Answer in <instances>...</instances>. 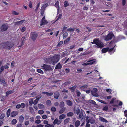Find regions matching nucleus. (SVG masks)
Masks as SVG:
<instances>
[{
	"label": "nucleus",
	"instance_id": "nucleus-41",
	"mask_svg": "<svg viewBox=\"0 0 127 127\" xmlns=\"http://www.w3.org/2000/svg\"><path fill=\"white\" fill-rule=\"evenodd\" d=\"M48 5V4L47 3L43 5L41 7V9H43V10H45V8Z\"/></svg>",
	"mask_w": 127,
	"mask_h": 127
},
{
	"label": "nucleus",
	"instance_id": "nucleus-42",
	"mask_svg": "<svg viewBox=\"0 0 127 127\" xmlns=\"http://www.w3.org/2000/svg\"><path fill=\"white\" fill-rule=\"evenodd\" d=\"M17 123V120L16 119H13L12 121V124L13 125H15Z\"/></svg>",
	"mask_w": 127,
	"mask_h": 127
},
{
	"label": "nucleus",
	"instance_id": "nucleus-35",
	"mask_svg": "<svg viewBox=\"0 0 127 127\" xmlns=\"http://www.w3.org/2000/svg\"><path fill=\"white\" fill-rule=\"evenodd\" d=\"M71 83V82L70 81H68L64 83L63 84V85L65 87L67 85L70 84Z\"/></svg>",
	"mask_w": 127,
	"mask_h": 127
},
{
	"label": "nucleus",
	"instance_id": "nucleus-55",
	"mask_svg": "<svg viewBox=\"0 0 127 127\" xmlns=\"http://www.w3.org/2000/svg\"><path fill=\"white\" fill-rule=\"evenodd\" d=\"M12 14L15 15H18L19 14V13L16 12L15 11H13L12 12Z\"/></svg>",
	"mask_w": 127,
	"mask_h": 127
},
{
	"label": "nucleus",
	"instance_id": "nucleus-15",
	"mask_svg": "<svg viewBox=\"0 0 127 127\" xmlns=\"http://www.w3.org/2000/svg\"><path fill=\"white\" fill-rule=\"evenodd\" d=\"M54 6L57 8V10L59 11L60 9L59 3L58 0H57L55 3Z\"/></svg>",
	"mask_w": 127,
	"mask_h": 127
},
{
	"label": "nucleus",
	"instance_id": "nucleus-12",
	"mask_svg": "<svg viewBox=\"0 0 127 127\" xmlns=\"http://www.w3.org/2000/svg\"><path fill=\"white\" fill-rule=\"evenodd\" d=\"M83 111H81L79 114V118L81 119L82 118L81 120H82L83 119H85V116H83Z\"/></svg>",
	"mask_w": 127,
	"mask_h": 127
},
{
	"label": "nucleus",
	"instance_id": "nucleus-36",
	"mask_svg": "<svg viewBox=\"0 0 127 127\" xmlns=\"http://www.w3.org/2000/svg\"><path fill=\"white\" fill-rule=\"evenodd\" d=\"M64 103L63 101H62L60 102L59 104V106L60 108L64 107Z\"/></svg>",
	"mask_w": 127,
	"mask_h": 127
},
{
	"label": "nucleus",
	"instance_id": "nucleus-23",
	"mask_svg": "<svg viewBox=\"0 0 127 127\" xmlns=\"http://www.w3.org/2000/svg\"><path fill=\"white\" fill-rule=\"evenodd\" d=\"M42 94H46L47 95L49 96H52L53 95V93H49L48 92H43L42 93Z\"/></svg>",
	"mask_w": 127,
	"mask_h": 127
},
{
	"label": "nucleus",
	"instance_id": "nucleus-56",
	"mask_svg": "<svg viewBox=\"0 0 127 127\" xmlns=\"http://www.w3.org/2000/svg\"><path fill=\"white\" fill-rule=\"evenodd\" d=\"M116 99L115 98H113L111 101H110V104H112L114 102L115 100Z\"/></svg>",
	"mask_w": 127,
	"mask_h": 127
},
{
	"label": "nucleus",
	"instance_id": "nucleus-21",
	"mask_svg": "<svg viewBox=\"0 0 127 127\" xmlns=\"http://www.w3.org/2000/svg\"><path fill=\"white\" fill-rule=\"evenodd\" d=\"M60 95V94L58 92H56L54 93V96L55 98L57 99L58 98Z\"/></svg>",
	"mask_w": 127,
	"mask_h": 127
},
{
	"label": "nucleus",
	"instance_id": "nucleus-33",
	"mask_svg": "<svg viewBox=\"0 0 127 127\" xmlns=\"http://www.w3.org/2000/svg\"><path fill=\"white\" fill-rule=\"evenodd\" d=\"M11 110L10 109H8L6 112V116L7 117H8L10 114Z\"/></svg>",
	"mask_w": 127,
	"mask_h": 127
},
{
	"label": "nucleus",
	"instance_id": "nucleus-48",
	"mask_svg": "<svg viewBox=\"0 0 127 127\" xmlns=\"http://www.w3.org/2000/svg\"><path fill=\"white\" fill-rule=\"evenodd\" d=\"M77 87V86L75 85H74V86L72 87H70L69 88V89L70 90H74Z\"/></svg>",
	"mask_w": 127,
	"mask_h": 127
},
{
	"label": "nucleus",
	"instance_id": "nucleus-14",
	"mask_svg": "<svg viewBox=\"0 0 127 127\" xmlns=\"http://www.w3.org/2000/svg\"><path fill=\"white\" fill-rule=\"evenodd\" d=\"M61 122L60 120H58V119L56 118L54 121L53 124L54 125L57 124L59 125L61 124Z\"/></svg>",
	"mask_w": 127,
	"mask_h": 127
},
{
	"label": "nucleus",
	"instance_id": "nucleus-2",
	"mask_svg": "<svg viewBox=\"0 0 127 127\" xmlns=\"http://www.w3.org/2000/svg\"><path fill=\"white\" fill-rule=\"evenodd\" d=\"M91 43L93 44H96L97 48H101L104 46V45L99 40L98 38H95L93 40V41L91 42Z\"/></svg>",
	"mask_w": 127,
	"mask_h": 127
},
{
	"label": "nucleus",
	"instance_id": "nucleus-32",
	"mask_svg": "<svg viewBox=\"0 0 127 127\" xmlns=\"http://www.w3.org/2000/svg\"><path fill=\"white\" fill-rule=\"evenodd\" d=\"M66 103L69 106H71L72 104V102L70 100H66Z\"/></svg>",
	"mask_w": 127,
	"mask_h": 127
},
{
	"label": "nucleus",
	"instance_id": "nucleus-58",
	"mask_svg": "<svg viewBox=\"0 0 127 127\" xmlns=\"http://www.w3.org/2000/svg\"><path fill=\"white\" fill-rule=\"evenodd\" d=\"M76 94L77 96L78 97H79L80 96L81 93L79 91H77L76 92Z\"/></svg>",
	"mask_w": 127,
	"mask_h": 127
},
{
	"label": "nucleus",
	"instance_id": "nucleus-8",
	"mask_svg": "<svg viewBox=\"0 0 127 127\" xmlns=\"http://www.w3.org/2000/svg\"><path fill=\"white\" fill-rule=\"evenodd\" d=\"M97 91V89L96 88H94L91 91V93L93 96L97 97L98 95V94L96 93Z\"/></svg>",
	"mask_w": 127,
	"mask_h": 127
},
{
	"label": "nucleus",
	"instance_id": "nucleus-31",
	"mask_svg": "<svg viewBox=\"0 0 127 127\" xmlns=\"http://www.w3.org/2000/svg\"><path fill=\"white\" fill-rule=\"evenodd\" d=\"M66 115L64 114H62L59 116V119L60 120H62L64 119Z\"/></svg>",
	"mask_w": 127,
	"mask_h": 127
},
{
	"label": "nucleus",
	"instance_id": "nucleus-34",
	"mask_svg": "<svg viewBox=\"0 0 127 127\" xmlns=\"http://www.w3.org/2000/svg\"><path fill=\"white\" fill-rule=\"evenodd\" d=\"M38 106L39 109H41L44 107V105L42 104H39L38 105Z\"/></svg>",
	"mask_w": 127,
	"mask_h": 127
},
{
	"label": "nucleus",
	"instance_id": "nucleus-5",
	"mask_svg": "<svg viewBox=\"0 0 127 127\" xmlns=\"http://www.w3.org/2000/svg\"><path fill=\"white\" fill-rule=\"evenodd\" d=\"M52 58L55 64L59 61L60 58V56L59 54H56L52 57Z\"/></svg>",
	"mask_w": 127,
	"mask_h": 127
},
{
	"label": "nucleus",
	"instance_id": "nucleus-11",
	"mask_svg": "<svg viewBox=\"0 0 127 127\" xmlns=\"http://www.w3.org/2000/svg\"><path fill=\"white\" fill-rule=\"evenodd\" d=\"M46 60L47 63L50 64H54L52 57L46 58Z\"/></svg>",
	"mask_w": 127,
	"mask_h": 127
},
{
	"label": "nucleus",
	"instance_id": "nucleus-18",
	"mask_svg": "<svg viewBox=\"0 0 127 127\" xmlns=\"http://www.w3.org/2000/svg\"><path fill=\"white\" fill-rule=\"evenodd\" d=\"M109 47H107L103 48L101 50V52L103 53H105L108 51Z\"/></svg>",
	"mask_w": 127,
	"mask_h": 127
},
{
	"label": "nucleus",
	"instance_id": "nucleus-16",
	"mask_svg": "<svg viewBox=\"0 0 127 127\" xmlns=\"http://www.w3.org/2000/svg\"><path fill=\"white\" fill-rule=\"evenodd\" d=\"M25 21V20H22L19 21L15 22L14 23L15 25H18L22 24Z\"/></svg>",
	"mask_w": 127,
	"mask_h": 127
},
{
	"label": "nucleus",
	"instance_id": "nucleus-40",
	"mask_svg": "<svg viewBox=\"0 0 127 127\" xmlns=\"http://www.w3.org/2000/svg\"><path fill=\"white\" fill-rule=\"evenodd\" d=\"M37 72L40 73L41 74H43L44 73L43 71L42 70L40 69H37Z\"/></svg>",
	"mask_w": 127,
	"mask_h": 127
},
{
	"label": "nucleus",
	"instance_id": "nucleus-20",
	"mask_svg": "<svg viewBox=\"0 0 127 127\" xmlns=\"http://www.w3.org/2000/svg\"><path fill=\"white\" fill-rule=\"evenodd\" d=\"M95 62V59H93L89 61L88 62L89 63L87 64V65L92 64L94 63Z\"/></svg>",
	"mask_w": 127,
	"mask_h": 127
},
{
	"label": "nucleus",
	"instance_id": "nucleus-39",
	"mask_svg": "<svg viewBox=\"0 0 127 127\" xmlns=\"http://www.w3.org/2000/svg\"><path fill=\"white\" fill-rule=\"evenodd\" d=\"M70 118H67L64 120V124H67L69 121Z\"/></svg>",
	"mask_w": 127,
	"mask_h": 127
},
{
	"label": "nucleus",
	"instance_id": "nucleus-25",
	"mask_svg": "<svg viewBox=\"0 0 127 127\" xmlns=\"http://www.w3.org/2000/svg\"><path fill=\"white\" fill-rule=\"evenodd\" d=\"M68 52L66 51H65L63 52L61 55L62 57H64L68 55Z\"/></svg>",
	"mask_w": 127,
	"mask_h": 127
},
{
	"label": "nucleus",
	"instance_id": "nucleus-24",
	"mask_svg": "<svg viewBox=\"0 0 127 127\" xmlns=\"http://www.w3.org/2000/svg\"><path fill=\"white\" fill-rule=\"evenodd\" d=\"M14 91L13 90L8 91L6 93V96H7L13 93Z\"/></svg>",
	"mask_w": 127,
	"mask_h": 127
},
{
	"label": "nucleus",
	"instance_id": "nucleus-52",
	"mask_svg": "<svg viewBox=\"0 0 127 127\" xmlns=\"http://www.w3.org/2000/svg\"><path fill=\"white\" fill-rule=\"evenodd\" d=\"M74 29L70 28H68L67 30V31L70 32H73L74 31Z\"/></svg>",
	"mask_w": 127,
	"mask_h": 127
},
{
	"label": "nucleus",
	"instance_id": "nucleus-61",
	"mask_svg": "<svg viewBox=\"0 0 127 127\" xmlns=\"http://www.w3.org/2000/svg\"><path fill=\"white\" fill-rule=\"evenodd\" d=\"M20 105H21V107L22 108H24L25 106V104L23 103H21Z\"/></svg>",
	"mask_w": 127,
	"mask_h": 127
},
{
	"label": "nucleus",
	"instance_id": "nucleus-53",
	"mask_svg": "<svg viewBox=\"0 0 127 127\" xmlns=\"http://www.w3.org/2000/svg\"><path fill=\"white\" fill-rule=\"evenodd\" d=\"M44 11L45 10H43V9H41L40 14L42 16H43V15L44 12Z\"/></svg>",
	"mask_w": 127,
	"mask_h": 127
},
{
	"label": "nucleus",
	"instance_id": "nucleus-57",
	"mask_svg": "<svg viewBox=\"0 0 127 127\" xmlns=\"http://www.w3.org/2000/svg\"><path fill=\"white\" fill-rule=\"evenodd\" d=\"M80 110L79 108H77L76 110V114L77 115H78L80 113Z\"/></svg>",
	"mask_w": 127,
	"mask_h": 127
},
{
	"label": "nucleus",
	"instance_id": "nucleus-46",
	"mask_svg": "<svg viewBox=\"0 0 127 127\" xmlns=\"http://www.w3.org/2000/svg\"><path fill=\"white\" fill-rule=\"evenodd\" d=\"M114 47H113L111 48L110 49L109 48V50H108V52H112L113 51V53H114V52H115V50H114Z\"/></svg>",
	"mask_w": 127,
	"mask_h": 127
},
{
	"label": "nucleus",
	"instance_id": "nucleus-26",
	"mask_svg": "<svg viewBox=\"0 0 127 127\" xmlns=\"http://www.w3.org/2000/svg\"><path fill=\"white\" fill-rule=\"evenodd\" d=\"M80 122L79 120L75 122V126L76 127H78L80 125Z\"/></svg>",
	"mask_w": 127,
	"mask_h": 127
},
{
	"label": "nucleus",
	"instance_id": "nucleus-1",
	"mask_svg": "<svg viewBox=\"0 0 127 127\" xmlns=\"http://www.w3.org/2000/svg\"><path fill=\"white\" fill-rule=\"evenodd\" d=\"M0 45L4 49L10 50L14 46V44L12 41H10L1 43Z\"/></svg>",
	"mask_w": 127,
	"mask_h": 127
},
{
	"label": "nucleus",
	"instance_id": "nucleus-4",
	"mask_svg": "<svg viewBox=\"0 0 127 127\" xmlns=\"http://www.w3.org/2000/svg\"><path fill=\"white\" fill-rule=\"evenodd\" d=\"M9 28V26L7 24H3L0 27V31L3 32L7 30Z\"/></svg>",
	"mask_w": 127,
	"mask_h": 127
},
{
	"label": "nucleus",
	"instance_id": "nucleus-10",
	"mask_svg": "<svg viewBox=\"0 0 127 127\" xmlns=\"http://www.w3.org/2000/svg\"><path fill=\"white\" fill-rule=\"evenodd\" d=\"M48 23L47 21L45 20V16H44L41 21V23L40 24V26L45 25Z\"/></svg>",
	"mask_w": 127,
	"mask_h": 127
},
{
	"label": "nucleus",
	"instance_id": "nucleus-49",
	"mask_svg": "<svg viewBox=\"0 0 127 127\" xmlns=\"http://www.w3.org/2000/svg\"><path fill=\"white\" fill-rule=\"evenodd\" d=\"M51 110L52 112H54L56 111V108L55 107L53 106L51 107Z\"/></svg>",
	"mask_w": 127,
	"mask_h": 127
},
{
	"label": "nucleus",
	"instance_id": "nucleus-9",
	"mask_svg": "<svg viewBox=\"0 0 127 127\" xmlns=\"http://www.w3.org/2000/svg\"><path fill=\"white\" fill-rule=\"evenodd\" d=\"M9 65V64L7 63L6 64L4 65V66L3 65L0 68V74H1L2 72L4 70V67L5 69H8L9 68L8 66Z\"/></svg>",
	"mask_w": 127,
	"mask_h": 127
},
{
	"label": "nucleus",
	"instance_id": "nucleus-47",
	"mask_svg": "<svg viewBox=\"0 0 127 127\" xmlns=\"http://www.w3.org/2000/svg\"><path fill=\"white\" fill-rule=\"evenodd\" d=\"M108 109V107L107 105H106L104 107L103 109L102 110L103 111H107Z\"/></svg>",
	"mask_w": 127,
	"mask_h": 127
},
{
	"label": "nucleus",
	"instance_id": "nucleus-22",
	"mask_svg": "<svg viewBox=\"0 0 127 127\" xmlns=\"http://www.w3.org/2000/svg\"><path fill=\"white\" fill-rule=\"evenodd\" d=\"M24 120V117L22 115H21L19 117V122L21 123L23 122Z\"/></svg>",
	"mask_w": 127,
	"mask_h": 127
},
{
	"label": "nucleus",
	"instance_id": "nucleus-19",
	"mask_svg": "<svg viewBox=\"0 0 127 127\" xmlns=\"http://www.w3.org/2000/svg\"><path fill=\"white\" fill-rule=\"evenodd\" d=\"M62 67V65L60 64V63H58L56 66L55 68L56 69H61Z\"/></svg>",
	"mask_w": 127,
	"mask_h": 127
},
{
	"label": "nucleus",
	"instance_id": "nucleus-29",
	"mask_svg": "<svg viewBox=\"0 0 127 127\" xmlns=\"http://www.w3.org/2000/svg\"><path fill=\"white\" fill-rule=\"evenodd\" d=\"M99 120L105 123H107L108 122V121L106 120L102 117H100Z\"/></svg>",
	"mask_w": 127,
	"mask_h": 127
},
{
	"label": "nucleus",
	"instance_id": "nucleus-30",
	"mask_svg": "<svg viewBox=\"0 0 127 127\" xmlns=\"http://www.w3.org/2000/svg\"><path fill=\"white\" fill-rule=\"evenodd\" d=\"M25 38V37L24 36H23L22 37L21 39V41H22V42L21 43V44L20 46H18V47L22 46L24 44V43L23 42Z\"/></svg>",
	"mask_w": 127,
	"mask_h": 127
},
{
	"label": "nucleus",
	"instance_id": "nucleus-3",
	"mask_svg": "<svg viewBox=\"0 0 127 127\" xmlns=\"http://www.w3.org/2000/svg\"><path fill=\"white\" fill-rule=\"evenodd\" d=\"M42 67V68L46 71H49L52 70L51 66L49 65L43 64Z\"/></svg>",
	"mask_w": 127,
	"mask_h": 127
},
{
	"label": "nucleus",
	"instance_id": "nucleus-6",
	"mask_svg": "<svg viewBox=\"0 0 127 127\" xmlns=\"http://www.w3.org/2000/svg\"><path fill=\"white\" fill-rule=\"evenodd\" d=\"M114 36V35L113 33H109L105 37L104 40L106 41H108L112 39Z\"/></svg>",
	"mask_w": 127,
	"mask_h": 127
},
{
	"label": "nucleus",
	"instance_id": "nucleus-17",
	"mask_svg": "<svg viewBox=\"0 0 127 127\" xmlns=\"http://www.w3.org/2000/svg\"><path fill=\"white\" fill-rule=\"evenodd\" d=\"M18 112L17 111H14L12 112L11 114V117H14L18 114Z\"/></svg>",
	"mask_w": 127,
	"mask_h": 127
},
{
	"label": "nucleus",
	"instance_id": "nucleus-50",
	"mask_svg": "<svg viewBox=\"0 0 127 127\" xmlns=\"http://www.w3.org/2000/svg\"><path fill=\"white\" fill-rule=\"evenodd\" d=\"M88 87V86L86 85H84L83 86H81L80 87V89H85L87 88Z\"/></svg>",
	"mask_w": 127,
	"mask_h": 127
},
{
	"label": "nucleus",
	"instance_id": "nucleus-27",
	"mask_svg": "<svg viewBox=\"0 0 127 127\" xmlns=\"http://www.w3.org/2000/svg\"><path fill=\"white\" fill-rule=\"evenodd\" d=\"M64 6L65 8L69 5V4L67 1H65L64 2Z\"/></svg>",
	"mask_w": 127,
	"mask_h": 127
},
{
	"label": "nucleus",
	"instance_id": "nucleus-45",
	"mask_svg": "<svg viewBox=\"0 0 127 127\" xmlns=\"http://www.w3.org/2000/svg\"><path fill=\"white\" fill-rule=\"evenodd\" d=\"M70 37H69L67 38L64 41V44H66L70 40Z\"/></svg>",
	"mask_w": 127,
	"mask_h": 127
},
{
	"label": "nucleus",
	"instance_id": "nucleus-37",
	"mask_svg": "<svg viewBox=\"0 0 127 127\" xmlns=\"http://www.w3.org/2000/svg\"><path fill=\"white\" fill-rule=\"evenodd\" d=\"M96 100L98 101H99V102H100L101 103H103L104 104H107V103L105 102V101H103V100H100V99H99L98 98H97L96 99Z\"/></svg>",
	"mask_w": 127,
	"mask_h": 127
},
{
	"label": "nucleus",
	"instance_id": "nucleus-44",
	"mask_svg": "<svg viewBox=\"0 0 127 127\" xmlns=\"http://www.w3.org/2000/svg\"><path fill=\"white\" fill-rule=\"evenodd\" d=\"M68 34L67 32H65L63 33V38L64 39L67 36Z\"/></svg>",
	"mask_w": 127,
	"mask_h": 127
},
{
	"label": "nucleus",
	"instance_id": "nucleus-51",
	"mask_svg": "<svg viewBox=\"0 0 127 127\" xmlns=\"http://www.w3.org/2000/svg\"><path fill=\"white\" fill-rule=\"evenodd\" d=\"M46 104L48 105H50L51 104V101L49 100H48L46 101Z\"/></svg>",
	"mask_w": 127,
	"mask_h": 127
},
{
	"label": "nucleus",
	"instance_id": "nucleus-64",
	"mask_svg": "<svg viewBox=\"0 0 127 127\" xmlns=\"http://www.w3.org/2000/svg\"><path fill=\"white\" fill-rule=\"evenodd\" d=\"M124 114L125 116L126 117H127V110H126L124 111Z\"/></svg>",
	"mask_w": 127,
	"mask_h": 127
},
{
	"label": "nucleus",
	"instance_id": "nucleus-54",
	"mask_svg": "<svg viewBox=\"0 0 127 127\" xmlns=\"http://www.w3.org/2000/svg\"><path fill=\"white\" fill-rule=\"evenodd\" d=\"M38 113L40 114H43L44 113V111L42 110H39L38 111Z\"/></svg>",
	"mask_w": 127,
	"mask_h": 127
},
{
	"label": "nucleus",
	"instance_id": "nucleus-43",
	"mask_svg": "<svg viewBox=\"0 0 127 127\" xmlns=\"http://www.w3.org/2000/svg\"><path fill=\"white\" fill-rule=\"evenodd\" d=\"M73 112H70L67 113V115L68 117H71L73 116Z\"/></svg>",
	"mask_w": 127,
	"mask_h": 127
},
{
	"label": "nucleus",
	"instance_id": "nucleus-63",
	"mask_svg": "<svg viewBox=\"0 0 127 127\" xmlns=\"http://www.w3.org/2000/svg\"><path fill=\"white\" fill-rule=\"evenodd\" d=\"M26 30V28L25 27H22L21 29V31L22 32H23L25 31Z\"/></svg>",
	"mask_w": 127,
	"mask_h": 127
},
{
	"label": "nucleus",
	"instance_id": "nucleus-13",
	"mask_svg": "<svg viewBox=\"0 0 127 127\" xmlns=\"http://www.w3.org/2000/svg\"><path fill=\"white\" fill-rule=\"evenodd\" d=\"M36 99L33 101V104L34 105L37 104L39 99L41 98L40 95H37L36 97Z\"/></svg>",
	"mask_w": 127,
	"mask_h": 127
},
{
	"label": "nucleus",
	"instance_id": "nucleus-60",
	"mask_svg": "<svg viewBox=\"0 0 127 127\" xmlns=\"http://www.w3.org/2000/svg\"><path fill=\"white\" fill-rule=\"evenodd\" d=\"M67 28V27L65 26H64L63 28L62 32H63V33H64V32H65V31L66 30Z\"/></svg>",
	"mask_w": 127,
	"mask_h": 127
},
{
	"label": "nucleus",
	"instance_id": "nucleus-59",
	"mask_svg": "<svg viewBox=\"0 0 127 127\" xmlns=\"http://www.w3.org/2000/svg\"><path fill=\"white\" fill-rule=\"evenodd\" d=\"M40 4V2H39L38 4H37L36 6V9H35V11H37V9L39 7V5Z\"/></svg>",
	"mask_w": 127,
	"mask_h": 127
},
{
	"label": "nucleus",
	"instance_id": "nucleus-62",
	"mask_svg": "<svg viewBox=\"0 0 127 127\" xmlns=\"http://www.w3.org/2000/svg\"><path fill=\"white\" fill-rule=\"evenodd\" d=\"M33 100L32 99H31V100L29 101V105L30 106H31L33 103Z\"/></svg>",
	"mask_w": 127,
	"mask_h": 127
},
{
	"label": "nucleus",
	"instance_id": "nucleus-38",
	"mask_svg": "<svg viewBox=\"0 0 127 127\" xmlns=\"http://www.w3.org/2000/svg\"><path fill=\"white\" fill-rule=\"evenodd\" d=\"M0 82L2 83H3L4 86H5L6 85V84L5 83L4 80L2 79H0Z\"/></svg>",
	"mask_w": 127,
	"mask_h": 127
},
{
	"label": "nucleus",
	"instance_id": "nucleus-28",
	"mask_svg": "<svg viewBox=\"0 0 127 127\" xmlns=\"http://www.w3.org/2000/svg\"><path fill=\"white\" fill-rule=\"evenodd\" d=\"M65 107H63L61 108V109L59 111V113L60 114H61L63 113L65 110Z\"/></svg>",
	"mask_w": 127,
	"mask_h": 127
},
{
	"label": "nucleus",
	"instance_id": "nucleus-7",
	"mask_svg": "<svg viewBox=\"0 0 127 127\" xmlns=\"http://www.w3.org/2000/svg\"><path fill=\"white\" fill-rule=\"evenodd\" d=\"M38 36V34L34 32H32L31 33V37L33 41H34L35 40Z\"/></svg>",
	"mask_w": 127,
	"mask_h": 127
}]
</instances>
